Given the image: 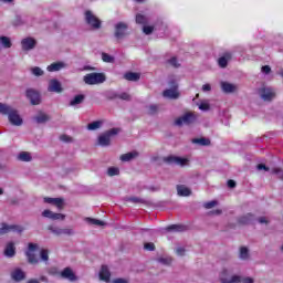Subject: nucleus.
Returning <instances> with one entry per match:
<instances>
[{
	"label": "nucleus",
	"mask_w": 283,
	"mask_h": 283,
	"mask_svg": "<svg viewBox=\"0 0 283 283\" xmlns=\"http://www.w3.org/2000/svg\"><path fill=\"white\" fill-rule=\"evenodd\" d=\"M217 205H218V201L212 200V201L206 202L203 207L205 209H213V207H216Z\"/></svg>",
	"instance_id": "44"
},
{
	"label": "nucleus",
	"mask_w": 283,
	"mask_h": 283,
	"mask_svg": "<svg viewBox=\"0 0 283 283\" xmlns=\"http://www.w3.org/2000/svg\"><path fill=\"white\" fill-rule=\"evenodd\" d=\"M19 160H22V163H30L32 160V155L28 151H22L18 156Z\"/></svg>",
	"instance_id": "32"
},
{
	"label": "nucleus",
	"mask_w": 283,
	"mask_h": 283,
	"mask_svg": "<svg viewBox=\"0 0 283 283\" xmlns=\"http://www.w3.org/2000/svg\"><path fill=\"white\" fill-rule=\"evenodd\" d=\"M109 277H112L109 268H107V265H102L99 271V280H102L103 282H109Z\"/></svg>",
	"instance_id": "19"
},
{
	"label": "nucleus",
	"mask_w": 283,
	"mask_h": 283,
	"mask_svg": "<svg viewBox=\"0 0 283 283\" xmlns=\"http://www.w3.org/2000/svg\"><path fill=\"white\" fill-rule=\"evenodd\" d=\"M228 187L230 188V189H233V188H235V182L233 181V180H228Z\"/></svg>",
	"instance_id": "60"
},
{
	"label": "nucleus",
	"mask_w": 283,
	"mask_h": 283,
	"mask_svg": "<svg viewBox=\"0 0 283 283\" xmlns=\"http://www.w3.org/2000/svg\"><path fill=\"white\" fill-rule=\"evenodd\" d=\"M48 91L55 92V94H61V92H63V86L61 85V82H59V80L53 78L49 82Z\"/></svg>",
	"instance_id": "16"
},
{
	"label": "nucleus",
	"mask_w": 283,
	"mask_h": 283,
	"mask_svg": "<svg viewBox=\"0 0 283 283\" xmlns=\"http://www.w3.org/2000/svg\"><path fill=\"white\" fill-rule=\"evenodd\" d=\"M43 218H49V220H65V214L55 213L51 210H44L42 212Z\"/></svg>",
	"instance_id": "17"
},
{
	"label": "nucleus",
	"mask_w": 283,
	"mask_h": 283,
	"mask_svg": "<svg viewBox=\"0 0 283 283\" xmlns=\"http://www.w3.org/2000/svg\"><path fill=\"white\" fill-rule=\"evenodd\" d=\"M258 220L260 224H269V220L266 219V217H260Z\"/></svg>",
	"instance_id": "57"
},
{
	"label": "nucleus",
	"mask_w": 283,
	"mask_h": 283,
	"mask_svg": "<svg viewBox=\"0 0 283 283\" xmlns=\"http://www.w3.org/2000/svg\"><path fill=\"white\" fill-rule=\"evenodd\" d=\"M221 90L226 94H231V93L235 92V90H238V86L234 84H231L229 82H221Z\"/></svg>",
	"instance_id": "24"
},
{
	"label": "nucleus",
	"mask_w": 283,
	"mask_h": 283,
	"mask_svg": "<svg viewBox=\"0 0 283 283\" xmlns=\"http://www.w3.org/2000/svg\"><path fill=\"white\" fill-rule=\"evenodd\" d=\"M220 282L221 283H253V279L244 277L240 275H233L232 268H224L220 273Z\"/></svg>",
	"instance_id": "1"
},
{
	"label": "nucleus",
	"mask_w": 283,
	"mask_h": 283,
	"mask_svg": "<svg viewBox=\"0 0 283 283\" xmlns=\"http://www.w3.org/2000/svg\"><path fill=\"white\" fill-rule=\"evenodd\" d=\"M127 32V24L125 22H119L115 25V36L116 39H123Z\"/></svg>",
	"instance_id": "18"
},
{
	"label": "nucleus",
	"mask_w": 283,
	"mask_h": 283,
	"mask_svg": "<svg viewBox=\"0 0 283 283\" xmlns=\"http://www.w3.org/2000/svg\"><path fill=\"white\" fill-rule=\"evenodd\" d=\"M166 231H174L176 233H182V231H187V226L172 224V226L167 227Z\"/></svg>",
	"instance_id": "25"
},
{
	"label": "nucleus",
	"mask_w": 283,
	"mask_h": 283,
	"mask_svg": "<svg viewBox=\"0 0 283 283\" xmlns=\"http://www.w3.org/2000/svg\"><path fill=\"white\" fill-rule=\"evenodd\" d=\"M192 123H196V114L193 113H186L175 120V125H178V127L182 125H191Z\"/></svg>",
	"instance_id": "6"
},
{
	"label": "nucleus",
	"mask_w": 283,
	"mask_h": 283,
	"mask_svg": "<svg viewBox=\"0 0 283 283\" xmlns=\"http://www.w3.org/2000/svg\"><path fill=\"white\" fill-rule=\"evenodd\" d=\"M22 50L25 52L34 50L36 48V40L34 38H25L21 41Z\"/></svg>",
	"instance_id": "12"
},
{
	"label": "nucleus",
	"mask_w": 283,
	"mask_h": 283,
	"mask_svg": "<svg viewBox=\"0 0 283 283\" xmlns=\"http://www.w3.org/2000/svg\"><path fill=\"white\" fill-rule=\"evenodd\" d=\"M64 67H67V64L64 62H54L51 65L46 67L48 72H61V70H64Z\"/></svg>",
	"instance_id": "21"
},
{
	"label": "nucleus",
	"mask_w": 283,
	"mask_h": 283,
	"mask_svg": "<svg viewBox=\"0 0 283 283\" xmlns=\"http://www.w3.org/2000/svg\"><path fill=\"white\" fill-rule=\"evenodd\" d=\"M136 23H139L140 25H147L149 23V19L139 13L136 15Z\"/></svg>",
	"instance_id": "36"
},
{
	"label": "nucleus",
	"mask_w": 283,
	"mask_h": 283,
	"mask_svg": "<svg viewBox=\"0 0 283 283\" xmlns=\"http://www.w3.org/2000/svg\"><path fill=\"white\" fill-rule=\"evenodd\" d=\"M163 95L165 98H178L180 96V93L178 92V84L174 83L172 88L164 91Z\"/></svg>",
	"instance_id": "10"
},
{
	"label": "nucleus",
	"mask_w": 283,
	"mask_h": 283,
	"mask_svg": "<svg viewBox=\"0 0 283 283\" xmlns=\"http://www.w3.org/2000/svg\"><path fill=\"white\" fill-rule=\"evenodd\" d=\"M159 262H161V264H171V259L161 258L159 259Z\"/></svg>",
	"instance_id": "58"
},
{
	"label": "nucleus",
	"mask_w": 283,
	"mask_h": 283,
	"mask_svg": "<svg viewBox=\"0 0 283 283\" xmlns=\"http://www.w3.org/2000/svg\"><path fill=\"white\" fill-rule=\"evenodd\" d=\"M199 109H201L202 112H208V109H209V104H207V103H201V104L199 105Z\"/></svg>",
	"instance_id": "53"
},
{
	"label": "nucleus",
	"mask_w": 283,
	"mask_h": 283,
	"mask_svg": "<svg viewBox=\"0 0 283 283\" xmlns=\"http://www.w3.org/2000/svg\"><path fill=\"white\" fill-rule=\"evenodd\" d=\"M116 134H118V128H112L99 135L98 145H101V147L109 146V143H112V136H116Z\"/></svg>",
	"instance_id": "5"
},
{
	"label": "nucleus",
	"mask_w": 283,
	"mask_h": 283,
	"mask_svg": "<svg viewBox=\"0 0 283 283\" xmlns=\"http://www.w3.org/2000/svg\"><path fill=\"white\" fill-rule=\"evenodd\" d=\"M50 273H51V275L56 274V269H51V270H50Z\"/></svg>",
	"instance_id": "63"
},
{
	"label": "nucleus",
	"mask_w": 283,
	"mask_h": 283,
	"mask_svg": "<svg viewBox=\"0 0 283 283\" xmlns=\"http://www.w3.org/2000/svg\"><path fill=\"white\" fill-rule=\"evenodd\" d=\"M167 165H177L178 167H189V158L169 155L164 158Z\"/></svg>",
	"instance_id": "4"
},
{
	"label": "nucleus",
	"mask_w": 283,
	"mask_h": 283,
	"mask_svg": "<svg viewBox=\"0 0 283 283\" xmlns=\"http://www.w3.org/2000/svg\"><path fill=\"white\" fill-rule=\"evenodd\" d=\"M32 75L33 76H43V70H41V67H33L31 69Z\"/></svg>",
	"instance_id": "40"
},
{
	"label": "nucleus",
	"mask_w": 283,
	"mask_h": 283,
	"mask_svg": "<svg viewBox=\"0 0 283 283\" xmlns=\"http://www.w3.org/2000/svg\"><path fill=\"white\" fill-rule=\"evenodd\" d=\"M41 282H48V277H45V276H41Z\"/></svg>",
	"instance_id": "64"
},
{
	"label": "nucleus",
	"mask_w": 283,
	"mask_h": 283,
	"mask_svg": "<svg viewBox=\"0 0 283 283\" xmlns=\"http://www.w3.org/2000/svg\"><path fill=\"white\" fill-rule=\"evenodd\" d=\"M44 202H46V205H53V207H56L60 210L65 206V201L62 198L45 197Z\"/></svg>",
	"instance_id": "14"
},
{
	"label": "nucleus",
	"mask_w": 283,
	"mask_h": 283,
	"mask_svg": "<svg viewBox=\"0 0 283 283\" xmlns=\"http://www.w3.org/2000/svg\"><path fill=\"white\" fill-rule=\"evenodd\" d=\"M256 169H258L259 171H262V169H263L264 171H269V167H266V165H263V164H259V165L256 166Z\"/></svg>",
	"instance_id": "55"
},
{
	"label": "nucleus",
	"mask_w": 283,
	"mask_h": 283,
	"mask_svg": "<svg viewBox=\"0 0 283 283\" xmlns=\"http://www.w3.org/2000/svg\"><path fill=\"white\" fill-rule=\"evenodd\" d=\"M0 114L9 116V123H11V125L18 127L23 125V119L21 118V115H19V112L8 104L0 103Z\"/></svg>",
	"instance_id": "2"
},
{
	"label": "nucleus",
	"mask_w": 283,
	"mask_h": 283,
	"mask_svg": "<svg viewBox=\"0 0 283 283\" xmlns=\"http://www.w3.org/2000/svg\"><path fill=\"white\" fill-rule=\"evenodd\" d=\"M144 249H145L146 251H154V250L156 249V245H155L154 243H151V242L145 243V244H144Z\"/></svg>",
	"instance_id": "46"
},
{
	"label": "nucleus",
	"mask_w": 283,
	"mask_h": 283,
	"mask_svg": "<svg viewBox=\"0 0 283 283\" xmlns=\"http://www.w3.org/2000/svg\"><path fill=\"white\" fill-rule=\"evenodd\" d=\"M83 81L86 85H101V83H105L106 77L103 73H88L83 77Z\"/></svg>",
	"instance_id": "3"
},
{
	"label": "nucleus",
	"mask_w": 283,
	"mask_h": 283,
	"mask_svg": "<svg viewBox=\"0 0 283 283\" xmlns=\"http://www.w3.org/2000/svg\"><path fill=\"white\" fill-rule=\"evenodd\" d=\"M60 140H62L63 143H72V137L67 135H62L60 136Z\"/></svg>",
	"instance_id": "50"
},
{
	"label": "nucleus",
	"mask_w": 283,
	"mask_h": 283,
	"mask_svg": "<svg viewBox=\"0 0 283 283\" xmlns=\"http://www.w3.org/2000/svg\"><path fill=\"white\" fill-rule=\"evenodd\" d=\"M61 277H63L64 280H70V282H74V280H76V275L74 274V272L70 268H65L61 272Z\"/></svg>",
	"instance_id": "23"
},
{
	"label": "nucleus",
	"mask_w": 283,
	"mask_h": 283,
	"mask_svg": "<svg viewBox=\"0 0 283 283\" xmlns=\"http://www.w3.org/2000/svg\"><path fill=\"white\" fill-rule=\"evenodd\" d=\"M102 60L104 61V63H112V61H114V57H112V55H109L107 53H103Z\"/></svg>",
	"instance_id": "43"
},
{
	"label": "nucleus",
	"mask_w": 283,
	"mask_h": 283,
	"mask_svg": "<svg viewBox=\"0 0 283 283\" xmlns=\"http://www.w3.org/2000/svg\"><path fill=\"white\" fill-rule=\"evenodd\" d=\"M35 120L36 123L41 124V123H48V120H50V117L45 114V113H39L35 116Z\"/></svg>",
	"instance_id": "34"
},
{
	"label": "nucleus",
	"mask_w": 283,
	"mask_h": 283,
	"mask_svg": "<svg viewBox=\"0 0 283 283\" xmlns=\"http://www.w3.org/2000/svg\"><path fill=\"white\" fill-rule=\"evenodd\" d=\"M261 71L263 72V74H270L271 73V66H269V65L262 66Z\"/></svg>",
	"instance_id": "56"
},
{
	"label": "nucleus",
	"mask_w": 283,
	"mask_h": 283,
	"mask_svg": "<svg viewBox=\"0 0 283 283\" xmlns=\"http://www.w3.org/2000/svg\"><path fill=\"white\" fill-rule=\"evenodd\" d=\"M103 125L102 120L92 122L87 125V129L91 132H94L95 129H101V126Z\"/></svg>",
	"instance_id": "35"
},
{
	"label": "nucleus",
	"mask_w": 283,
	"mask_h": 283,
	"mask_svg": "<svg viewBox=\"0 0 283 283\" xmlns=\"http://www.w3.org/2000/svg\"><path fill=\"white\" fill-rule=\"evenodd\" d=\"M0 43L2 48L9 49L12 48V41H10V38L8 36H0Z\"/></svg>",
	"instance_id": "33"
},
{
	"label": "nucleus",
	"mask_w": 283,
	"mask_h": 283,
	"mask_svg": "<svg viewBox=\"0 0 283 283\" xmlns=\"http://www.w3.org/2000/svg\"><path fill=\"white\" fill-rule=\"evenodd\" d=\"M107 96H108V98H111V99H115V98H118L119 94L116 93V92H108V93H107Z\"/></svg>",
	"instance_id": "52"
},
{
	"label": "nucleus",
	"mask_w": 283,
	"mask_h": 283,
	"mask_svg": "<svg viewBox=\"0 0 283 283\" xmlns=\"http://www.w3.org/2000/svg\"><path fill=\"white\" fill-rule=\"evenodd\" d=\"M272 174H276L277 176H280V178H282L283 180V170L280 168H273L272 169Z\"/></svg>",
	"instance_id": "49"
},
{
	"label": "nucleus",
	"mask_w": 283,
	"mask_h": 283,
	"mask_svg": "<svg viewBox=\"0 0 283 283\" xmlns=\"http://www.w3.org/2000/svg\"><path fill=\"white\" fill-rule=\"evenodd\" d=\"M4 255H6V258H14V255H17V248H14L13 242H9L6 245Z\"/></svg>",
	"instance_id": "22"
},
{
	"label": "nucleus",
	"mask_w": 283,
	"mask_h": 283,
	"mask_svg": "<svg viewBox=\"0 0 283 283\" xmlns=\"http://www.w3.org/2000/svg\"><path fill=\"white\" fill-rule=\"evenodd\" d=\"M240 259L249 260V249H247L244 247L240 249Z\"/></svg>",
	"instance_id": "39"
},
{
	"label": "nucleus",
	"mask_w": 283,
	"mask_h": 283,
	"mask_svg": "<svg viewBox=\"0 0 283 283\" xmlns=\"http://www.w3.org/2000/svg\"><path fill=\"white\" fill-rule=\"evenodd\" d=\"M251 220H253V214L248 213V214L241 217L240 220H239V222H240L241 224H249V223L251 222Z\"/></svg>",
	"instance_id": "37"
},
{
	"label": "nucleus",
	"mask_w": 283,
	"mask_h": 283,
	"mask_svg": "<svg viewBox=\"0 0 283 283\" xmlns=\"http://www.w3.org/2000/svg\"><path fill=\"white\" fill-rule=\"evenodd\" d=\"M177 193L178 196H184V197L191 196V189L187 188V186L180 185V186H177Z\"/></svg>",
	"instance_id": "27"
},
{
	"label": "nucleus",
	"mask_w": 283,
	"mask_h": 283,
	"mask_svg": "<svg viewBox=\"0 0 283 283\" xmlns=\"http://www.w3.org/2000/svg\"><path fill=\"white\" fill-rule=\"evenodd\" d=\"M85 19L86 23L91 25V28H93L94 30H98V28H101V20H98L96 15L92 13V11L85 12Z\"/></svg>",
	"instance_id": "7"
},
{
	"label": "nucleus",
	"mask_w": 283,
	"mask_h": 283,
	"mask_svg": "<svg viewBox=\"0 0 283 283\" xmlns=\"http://www.w3.org/2000/svg\"><path fill=\"white\" fill-rule=\"evenodd\" d=\"M185 252H186V250H185V248H182V247H179V248L176 249V253H177V255H179V256L185 255Z\"/></svg>",
	"instance_id": "51"
},
{
	"label": "nucleus",
	"mask_w": 283,
	"mask_h": 283,
	"mask_svg": "<svg viewBox=\"0 0 283 283\" xmlns=\"http://www.w3.org/2000/svg\"><path fill=\"white\" fill-rule=\"evenodd\" d=\"M49 253L50 252L48 250H42L40 252V256H41V260H43V262H48V260H50Z\"/></svg>",
	"instance_id": "42"
},
{
	"label": "nucleus",
	"mask_w": 283,
	"mask_h": 283,
	"mask_svg": "<svg viewBox=\"0 0 283 283\" xmlns=\"http://www.w3.org/2000/svg\"><path fill=\"white\" fill-rule=\"evenodd\" d=\"M156 112H158V106H156V105H150V106H149V109H148V113H149V114H156Z\"/></svg>",
	"instance_id": "54"
},
{
	"label": "nucleus",
	"mask_w": 283,
	"mask_h": 283,
	"mask_svg": "<svg viewBox=\"0 0 283 283\" xmlns=\"http://www.w3.org/2000/svg\"><path fill=\"white\" fill-rule=\"evenodd\" d=\"M130 202H143V199L138 198V197H132Z\"/></svg>",
	"instance_id": "61"
},
{
	"label": "nucleus",
	"mask_w": 283,
	"mask_h": 283,
	"mask_svg": "<svg viewBox=\"0 0 283 283\" xmlns=\"http://www.w3.org/2000/svg\"><path fill=\"white\" fill-rule=\"evenodd\" d=\"M202 92H211V84H205L202 86Z\"/></svg>",
	"instance_id": "59"
},
{
	"label": "nucleus",
	"mask_w": 283,
	"mask_h": 283,
	"mask_svg": "<svg viewBox=\"0 0 283 283\" xmlns=\"http://www.w3.org/2000/svg\"><path fill=\"white\" fill-rule=\"evenodd\" d=\"M11 277L14 282H21L25 277V272L20 268H17L11 272Z\"/></svg>",
	"instance_id": "20"
},
{
	"label": "nucleus",
	"mask_w": 283,
	"mask_h": 283,
	"mask_svg": "<svg viewBox=\"0 0 283 283\" xmlns=\"http://www.w3.org/2000/svg\"><path fill=\"white\" fill-rule=\"evenodd\" d=\"M49 231H51V233H54V235H72V233H74L72 229H61L54 226H50Z\"/></svg>",
	"instance_id": "15"
},
{
	"label": "nucleus",
	"mask_w": 283,
	"mask_h": 283,
	"mask_svg": "<svg viewBox=\"0 0 283 283\" xmlns=\"http://www.w3.org/2000/svg\"><path fill=\"white\" fill-rule=\"evenodd\" d=\"M168 63L172 65V67H179L180 64H178V60L176 57H171L168 60Z\"/></svg>",
	"instance_id": "48"
},
{
	"label": "nucleus",
	"mask_w": 283,
	"mask_h": 283,
	"mask_svg": "<svg viewBox=\"0 0 283 283\" xmlns=\"http://www.w3.org/2000/svg\"><path fill=\"white\" fill-rule=\"evenodd\" d=\"M39 247L34 243H29V250L27 251V258L30 264H36L39 262V259L34 254V251H36Z\"/></svg>",
	"instance_id": "9"
},
{
	"label": "nucleus",
	"mask_w": 283,
	"mask_h": 283,
	"mask_svg": "<svg viewBox=\"0 0 283 283\" xmlns=\"http://www.w3.org/2000/svg\"><path fill=\"white\" fill-rule=\"evenodd\" d=\"M192 143L195 145H200L201 147H207V146L211 145V140H209V138H205V137L195 138V139H192Z\"/></svg>",
	"instance_id": "29"
},
{
	"label": "nucleus",
	"mask_w": 283,
	"mask_h": 283,
	"mask_svg": "<svg viewBox=\"0 0 283 283\" xmlns=\"http://www.w3.org/2000/svg\"><path fill=\"white\" fill-rule=\"evenodd\" d=\"M108 176H118L120 174V170L116 167H111L107 170Z\"/></svg>",
	"instance_id": "41"
},
{
	"label": "nucleus",
	"mask_w": 283,
	"mask_h": 283,
	"mask_svg": "<svg viewBox=\"0 0 283 283\" xmlns=\"http://www.w3.org/2000/svg\"><path fill=\"white\" fill-rule=\"evenodd\" d=\"M118 98H120L122 101H132V95H129L128 93H122L118 95Z\"/></svg>",
	"instance_id": "45"
},
{
	"label": "nucleus",
	"mask_w": 283,
	"mask_h": 283,
	"mask_svg": "<svg viewBox=\"0 0 283 283\" xmlns=\"http://www.w3.org/2000/svg\"><path fill=\"white\" fill-rule=\"evenodd\" d=\"M85 101V95H76L73 99H71V107H75V105H81Z\"/></svg>",
	"instance_id": "31"
},
{
	"label": "nucleus",
	"mask_w": 283,
	"mask_h": 283,
	"mask_svg": "<svg viewBox=\"0 0 283 283\" xmlns=\"http://www.w3.org/2000/svg\"><path fill=\"white\" fill-rule=\"evenodd\" d=\"M23 231V228H21V226H9L6 223L1 224L0 228V235H6V233H21Z\"/></svg>",
	"instance_id": "8"
},
{
	"label": "nucleus",
	"mask_w": 283,
	"mask_h": 283,
	"mask_svg": "<svg viewBox=\"0 0 283 283\" xmlns=\"http://www.w3.org/2000/svg\"><path fill=\"white\" fill-rule=\"evenodd\" d=\"M113 283H127V280L125 279H116L113 281Z\"/></svg>",
	"instance_id": "62"
},
{
	"label": "nucleus",
	"mask_w": 283,
	"mask_h": 283,
	"mask_svg": "<svg viewBox=\"0 0 283 283\" xmlns=\"http://www.w3.org/2000/svg\"><path fill=\"white\" fill-rule=\"evenodd\" d=\"M27 97L30 99L32 105H39L41 103V95L32 88L27 90Z\"/></svg>",
	"instance_id": "11"
},
{
	"label": "nucleus",
	"mask_w": 283,
	"mask_h": 283,
	"mask_svg": "<svg viewBox=\"0 0 283 283\" xmlns=\"http://www.w3.org/2000/svg\"><path fill=\"white\" fill-rule=\"evenodd\" d=\"M137 156H138L137 151H130V153L122 155L120 160L123 163H129V160H134V158H137Z\"/></svg>",
	"instance_id": "28"
},
{
	"label": "nucleus",
	"mask_w": 283,
	"mask_h": 283,
	"mask_svg": "<svg viewBox=\"0 0 283 283\" xmlns=\"http://www.w3.org/2000/svg\"><path fill=\"white\" fill-rule=\"evenodd\" d=\"M260 96L263 101H273V98H275V91L269 87L261 88Z\"/></svg>",
	"instance_id": "13"
},
{
	"label": "nucleus",
	"mask_w": 283,
	"mask_h": 283,
	"mask_svg": "<svg viewBox=\"0 0 283 283\" xmlns=\"http://www.w3.org/2000/svg\"><path fill=\"white\" fill-rule=\"evenodd\" d=\"M124 78L126 81H139L140 80V74L134 73V72H128L124 74Z\"/></svg>",
	"instance_id": "30"
},
{
	"label": "nucleus",
	"mask_w": 283,
	"mask_h": 283,
	"mask_svg": "<svg viewBox=\"0 0 283 283\" xmlns=\"http://www.w3.org/2000/svg\"><path fill=\"white\" fill-rule=\"evenodd\" d=\"M143 32L146 34H151V32H154V27L144 25Z\"/></svg>",
	"instance_id": "47"
},
{
	"label": "nucleus",
	"mask_w": 283,
	"mask_h": 283,
	"mask_svg": "<svg viewBox=\"0 0 283 283\" xmlns=\"http://www.w3.org/2000/svg\"><path fill=\"white\" fill-rule=\"evenodd\" d=\"M229 61H231V53L227 52L226 54H223V56L219 57V66L227 67Z\"/></svg>",
	"instance_id": "26"
},
{
	"label": "nucleus",
	"mask_w": 283,
	"mask_h": 283,
	"mask_svg": "<svg viewBox=\"0 0 283 283\" xmlns=\"http://www.w3.org/2000/svg\"><path fill=\"white\" fill-rule=\"evenodd\" d=\"M86 221L90 223V224H95L96 227H103L105 226V222L98 220V219H92V218H87Z\"/></svg>",
	"instance_id": "38"
}]
</instances>
